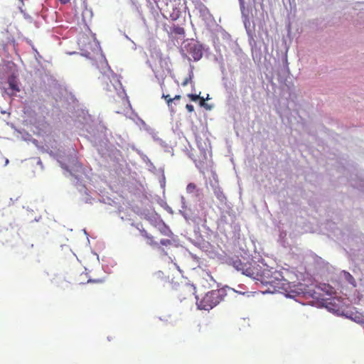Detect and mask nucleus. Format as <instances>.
Returning <instances> with one entry per match:
<instances>
[{"mask_svg": "<svg viewBox=\"0 0 364 364\" xmlns=\"http://www.w3.org/2000/svg\"><path fill=\"white\" fill-rule=\"evenodd\" d=\"M314 261L316 264L321 269H326V271L328 270L329 264L326 262L321 257L316 256Z\"/></svg>", "mask_w": 364, "mask_h": 364, "instance_id": "obj_29", "label": "nucleus"}, {"mask_svg": "<svg viewBox=\"0 0 364 364\" xmlns=\"http://www.w3.org/2000/svg\"><path fill=\"white\" fill-rule=\"evenodd\" d=\"M344 303L339 297L326 299L322 308H326L329 312L336 316H345L343 311Z\"/></svg>", "mask_w": 364, "mask_h": 364, "instance_id": "obj_7", "label": "nucleus"}, {"mask_svg": "<svg viewBox=\"0 0 364 364\" xmlns=\"http://www.w3.org/2000/svg\"><path fill=\"white\" fill-rule=\"evenodd\" d=\"M156 277L159 278V279H163L164 277V272L161 270H159V271H156V272H154V274Z\"/></svg>", "mask_w": 364, "mask_h": 364, "instance_id": "obj_53", "label": "nucleus"}, {"mask_svg": "<svg viewBox=\"0 0 364 364\" xmlns=\"http://www.w3.org/2000/svg\"><path fill=\"white\" fill-rule=\"evenodd\" d=\"M7 82L9 84V89L3 88L4 91L2 95H7L9 96L14 95V92H19L20 88L18 87V75L16 73H11L7 77Z\"/></svg>", "mask_w": 364, "mask_h": 364, "instance_id": "obj_10", "label": "nucleus"}, {"mask_svg": "<svg viewBox=\"0 0 364 364\" xmlns=\"http://www.w3.org/2000/svg\"><path fill=\"white\" fill-rule=\"evenodd\" d=\"M294 289L288 290L289 295H287V297L294 299L295 297L302 295L303 296L307 298V291L308 287L302 283H297L294 284Z\"/></svg>", "mask_w": 364, "mask_h": 364, "instance_id": "obj_13", "label": "nucleus"}, {"mask_svg": "<svg viewBox=\"0 0 364 364\" xmlns=\"http://www.w3.org/2000/svg\"><path fill=\"white\" fill-rule=\"evenodd\" d=\"M198 148L200 151L201 154L203 155L204 159H206V151L205 147L203 146L201 142L197 143Z\"/></svg>", "mask_w": 364, "mask_h": 364, "instance_id": "obj_44", "label": "nucleus"}, {"mask_svg": "<svg viewBox=\"0 0 364 364\" xmlns=\"http://www.w3.org/2000/svg\"><path fill=\"white\" fill-rule=\"evenodd\" d=\"M215 292H218V299L220 301H221L223 298L226 296V291H225V288H223V289H217V290H215Z\"/></svg>", "mask_w": 364, "mask_h": 364, "instance_id": "obj_38", "label": "nucleus"}, {"mask_svg": "<svg viewBox=\"0 0 364 364\" xmlns=\"http://www.w3.org/2000/svg\"><path fill=\"white\" fill-rule=\"evenodd\" d=\"M257 276L260 278H256L257 280H260L262 284L267 285L269 284L267 282H271L272 279L277 280L279 277H282V272L274 270L273 268L264 269L260 273L257 272ZM255 279V277H254Z\"/></svg>", "mask_w": 364, "mask_h": 364, "instance_id": "obj_9", "label": "nucleus"}, {"mask_svg": "<svg viewBox=\"0 0 364 364\" xmlns=\"http://www.w3.org/2000/svg\"><path fill=\"white\" fill-rule=\"evenodd\" d=\"M193 78V72L191 70L188 71V77L184 80V81L182 82V86H186L188 83H191L192 85V87L194 88V84L192 81Z\"/></svg>", "mask_w": 364, "mask_h": 364, "instance_id": "obj_34", "label": "nucleus"}, {"mask_svg": "<svg viewBox=\"0 0 364 364\" xmlns=\"http://www.w3.org/2000/svg\"><path fill=\"white\" fill-rule=\"evenodd\" d=\"M242 19L249 18L250 9L245 6V0L239 1Z\"/></svg>", "mask_w": 364, "mask_h": 364, "instance_id": "obj_28", "label": "nucleus"}, {"mask_svg": "<svg viewBox=\"0 0 364 364\" xmlns=\"http://www.w3.org/2000/svg\"><path fill=\"white\" fill-rule=\"evenodd\" d=\"M174 100V99L173 98H168L166 102H167V104L168 105L169 107H171V103L173 102V101Z\"/></svg>", "mask_w": 364, "mask_h": 364, "instance_id": "obj_57", "label": "nucleus"}, {"mask_svg": "<svg viewBox=\"0 0 364 364\" xmlns=\"http://www.w3.org/2000/svg\"><path fill=\"white\" fill-rule=\"evenodd\" d=\"M186 108L187 109V110L189 112H192L194 111V107L193 105L191 104H187L186 106Z\"/></svg>", "mask_w": 364, "mask_h": 364, "instance_id": "obj_55", "label": "nucleus"}, {"mask_svg": "<svg viewBox=\"0 0 364 364\" xmlns=\"http://www.w3.org/2000/svg\"><path fill=\"white\" fill-rule=\"evenodd\" d=\"M181 97V95H176L173 99H174V100H180Z\"/></svg>", "mask_w": 364, "mask_h": 364, "instance_id": "obj_62", "label": "nucleus"}, {"mask_svg": "<svg viewBox=\"0 0 364 364\" xmlns=\"http://www.w3.org/2000/svg\"><path fill=\"white\" fill-rule=\"evenodd\" d=\"M160 244L164 246H167L171 244V241L168 239H161L160 240Z\"/></svg>", "mask_w": 364, "mask_h": 364, "instance_id": "obj_49", "label": "nucleus"}, {"mask_svg": "<svg viewBox=\"0 0 364 364\" xmlns=\"http://www.w3.org/2000/svg\"><path fill=\"white\" fill-rule=\"evenodd\" d=\"M360 324H361V325H363V327H364V316H363V317L361 318V320H360Z\"/></svg>", "mask_w": 364, "mask_h": 364, "instance_id": "obj_64", "label": "nucleus"}, {"mask_svg": "<svg viewBox=\"0 0 364 364\" xmlns=\"http://www.w3.org/2000/svg\"><path fill=\"white\" fill-rule=\"evenodd\" d=\"M26 42L29 45L31 46V48L33 49V46H34V45L33 44L31 40L28 39V38H26Z\"/></svg>", "mask_w": 364, "mask_h": 364, "instance_id": "obj_58", "label": "nucleus"}, {"mask_svg": "<svg viewBox=\"0 0 364 364\" xmlns=\"http://www.w3.org/2000/svg\"><path fill=\"white\" fill-rule=\"evenodd\" d=\"M162 175L161 178L159 179L160 186L161 188L164 189L166 186V178L164 175V169H161Z\"/></svg>", "mask_w": 364, "mask_h": 364, "instance_id": "obj_41", "label": "nucleus"}, {"mask_svg": "<svg viewBox=\"0 0 364 364\" xmlns=\"http://www.w3.org/2000/svg\"><path fill=\"white\" fill-rule=\"evenodd\" d=\"M93 13L92 10L91 9H87V7L85 9L82 11V20L85 21V18L87 17H89L91 18L92 17Z\"/></svg>", "mask_w": 364, "mask_h": 364, "instance_id": "obj_37", "label": "nucleus"}, {"mask_svg": "<svg viewBox=\"0 0 364 364\" xmlns=\"http://www.w3.org/2000/svg\"><path fill=\"white\" fill-rule=\"evenodd\" d=\"M200 106L206 109L207 110H210L213 108V105L205 103V102H200Z\"/></svg>", "mask_w": 364, "mask_h": 364, "instance_id": "obj_50", "label": "nucleus"}, {"mask_svg": "<svg viewBox=\"0 0 364 364\" xmlns=\"http://www.w3.org/2000/svg\"><path fill=\"white\" fill-rule=\"evenodd\" d=\"M193 232H194V234L196 235V238H198V237L200 238L203 240V245H205V241H204V240L203 238V236L200 234V228H199L198 225H196L194 227Z\"/></svg>", "mask_w": 364, "mask_h": 364, "instance_id": "obj_39", "label": "nucleus"}, {"mask_svg": "<svg viewBox=\"0 0 364 364\" xmlns=\"http://www.w3.org/2000/svg\"><path fill=\"white\" fill-rule=\"evenodd\" d=\"M200 240L203 241L200 238H196L195 240L191 241V242L196 247H200Z\"/></svg>", "mask_w": 364, "mask_h": 364, "instance_id": "obj_54", "label": "nucleus"}, {"mask_svg": "<svg viewBox=\"0 0 364 364\" xmlns=\"http://www.w3.org/2000/svg\"><path fill=\"white\" fill-rule=\"evenodd\" d=\"M215 61L216 63H218L219 66H220V70L223 74V75H225L226 73V70H225V63H224V60H223V58L222 55L219 56V57H215Z\"/></svg>", "mask_w": 364, "mask_h": 364, "instance_id": "obj_31", "label": "nucleus"}, {"mask_svg": "<svg viewBox=\"0 0 364 364\" xmlns=\"http://www.w3.org/2000/svg\"><path fill=\"white\" fill-rule=\"evenodd\" d=\"M269 285L272 286L274 290L282 289L285 291V290L289 289L290 288L289 282L284 279L283 275L279 277V279L277 280L272 279L271 282H268Z\"/></svg>", "mask_w": 364, "mask_h": 364, "instance_id": "obj_16", "label": "nucleus"}, {"mask_svg": "<svg viewBox=\"0 0 364 364\" xmlns=\"http://www.w3.org/2000/svg\"><path fill=\"white\" fill-rule=\"evenodd\" d=\"M152 138L154 140V141H156V143H158L162 148L164 149V151L166 152H168V153H171V152H173V148L169 146L166 141H164L163 139H161V138H159L156 134H154L152 135Z\"/></svg>", "mask_w": 364, "mask_h": 364, "instance_id": "obj_20", "label": "nucleus"}, {"mask_svg": "<svg viewBox=\"0 0 364 364\" xmlns=\"http://www.w3.org/2000/svg\"><path fill=\"white\" fill-rule=\"evenodd\" d=\"M188 97L191 99V101L193 102H196L198 99L200 98V95H196V94H188Z\"/></svg>", "mask_w": 364, "mask_h": 364, "instance_id": "obj_47", "label": "nucleus"}, {"mask_svg": "<svg viewBox=\"0 0 364 364\" xmlns=\"http://www.w3.org/2000/svg\"><path fill=\"white\" fill-rule=\"evenodd\" d=\"M21 14H23L25 19L28 21L30 23L33 22V19L32 16L27 14L25 10H21Z\"/></svg>", "mask_w": 364, "mask_h": 364, "instance_id": "obj_46", "label": "nucleus"}, {"mask_svg": "<svg viewBox=\"0 0 364 364\" xmlns=\"http://www.w3.org/2000/svg\"><path fill=\"white\" fill-rule=\"evenodd\" d=\"M33 51L35 53V59L38 62V64L41 63L40 60L43 58L42 55L38 53V50L36 48L35 46H33Z\"/></svg>", "mask_w": 364, "mask_h": 364, "instance_id": "obj_40", "label": "nucleus"}, {"mask_svg": "<svg viewBox=\"0 0 364 364\" xmlns=\"http://www.w3.org/2000/svg\"><path fill=\"white\" fill-rule=\"evenodd\" d=\"M152 239H154V237H152ZM149 241L148 242V243L150 245H157V243L156 242L154 241V240H149Z\"/></svg>", "mask_w": 364, "mask_h": 364, "instance_id": "obj_60", "label": "nucleus"}, {"mask_svg": "<svg viewBox=\"0 0 364 364\" xmlns=\"http://www.w3.org/2000/svg\"><path fill=\"white\" fill-rule=\"evenodd\" d=\"M183 216L186 219V220H188V219L190 218V217L186 213H185V215H183Z\"/></svg>", "mask_w": 364, "mask_h": 364, "instance_id": "obj_63", "label": "nucleus"}, {"mask_svg": "<svg viewBox=\"0 0 364 364\" xmlns=\"http://www.w3.org/2000/svg\"><path fill=\"white\" fill-rule=\"evenodd\" d=\"M214 194L221 204H226L228 200L220 187L214 188Z\"/></svg>", "mask_w": 364, "mask_h": 364, "instance_id": "obj_22", "label": "nucleus"}, {"mask_svg": "<svg viewBox=\"0 0 364 364\" xmlns=\"http://www.w3.org/2000/svg\"><path fill=\"white\" fill-rule=\"evenodd\" d=\"M103 282H104V279H89L87 280V283H102Z\"/></svg>", "mask_w": 364, "mask_h": 364, "instance_id": "obj_52", "label": "nucleus"}, {"mask_svg": "<svg viewBox=\"0 0 364 364\" xmlns=\"http://www.w3.org/2000/svg\"><path fill=\"white\" fill-rule=\"evenodd\" d=\"M76 122L82 124V129L90 134L89 138L94 146H102L107 141L105 137L106 128L105 126L100 124L96 125L87 110L81 109L77 113Z\"/></svg>", "mask_w": 364, "mask_h": 364, "instance_id": "obj_2", "label": "nucleus"}, {"mask_svg": "<svg viewBox=\"0 0 364 364\" xmlns=\"http://www.w3.org/2000/svg\"><path fill=\"white\" fill-rule=\"evenodd\" d=\"M233 267L237 270L241 271L242 273L247 277H254L255 272L250 267H247V264L242 262L239 259L233 261Z\"/></svg>", "mask_w": 364, "mask_h": 364, "instance_id": "obj_15", "label": "nucleus"}, {"mask_svg": "<svg viewBox=\"0 0 364 364\" xmlns=\"http://www.w3.org/2000/svg\"><path fill=\"white\" fill-rule=\"evenodd\" d=\"M232 50L233 53L237 56L238 60H245L247 58L246 55L242 51V48L239 46L237 43H235L232 46Z\"/></svg>", "mask_w": 364, "mask_h": 364, "instance_id": "obj_21", "label": "nucleus"}, {"mask_svg": "<svg viewBox=\"0 0 364 364\" xmlns=\"http://www.w3.org/2000/svg\"><path fill=\"white\" fill-rule=\"evenodd\" d=\"M289 48L287 47H285L284 51H282V56L281 58L279 60L282 65L278 68L277 71V75H278V80L280 83L285 84L287 81L288 77L290 75V70L289 68V63H288V53Z\"/></svg>", "mask_w": 364, "mask_h": 364, "instance_id": "obj_8", "label": "nucleus"}, {"mask_svg": "<svg viewBox=\"0 0 364 364\" xmlns=\"http://www.w3.org/2000/svg\"><path fill=\"white\" fill-rule=\"evenodd\" d=\"M186 191L188 193H195L196 197H199L200 195L202 193V191L200 189L197 188L196 184L193 183H190L187 185Z\"/></svg>", "mask_w": 364, "mask_h": 364, "instance_id": "obj_23", "label": "nucleus"}, {"mask_svg": "<svg viewBox=\"0 0 364 364\" xmlns=\"http://www.w3.org/2000/svg\"><path fill=\"white\" fill-rule=\"evenodd\" d=\"M0 55L4 58H9V53L8 50V45L3 44L2 48L0 50Z\"/></svg>", "mask_w": 364, "mask_h": 364, "instance_id": "obj_35", "label": "nucleus"}, {"mask_svg": "<svg viewBox=\"0 0 364 364\" xmlns=\"http://www.w3.org/2000/svg\"><path fill=\"white\" fill-rule=\"evenodd\" d=\"M11 73H15V64L12 60H3L0 63V80H5Z\"/></svg>", "mask_w": 364, "mask_h": 364, "instance_id": "obj_12", "label": "nucleus"}, {"mask_svg": "<svg viewBox=\"0 0 364 364\" xmlns=\"http://www.w3.org/2000/svg\"><path fill=\"white\" fill-rule=\"evenodd\" d=\"M318 288L328 296H331L333 294V288L328 284H321L318 286Z\"/></svg>", "mask_w": 364, "mask_h": 364, "instance_id": "obj_32", "label": "nucleus"}, {"mask_svg": "<svg viewBox=\"0 0 364 364\" xmlns=\"http://www.w3.org/2000/svg\"><path fill=\"white\" fill-rule=\"evenodd\" d=\"M209 49L208 46L198 41L193 38L186 39L183 42L181 54L183 58H187L188 61L191 60V58L188 55H190L193 60L197 62L202 58L203 53L208 52Z\"/></svg>", "mask_w": 364, "mask_h": 364, "instance_id": "obj_3", "label": "nucleus"}, {"mask_svg": "<svg viewBox=\"0 0 364 364\" xmlns=\"http://www.w3.org/2000/svg\"><path fill=\"white\" fill-rule=\"evenodd\" d=\"M15 131L20 134V137L23 141H30L33 137L32 135L26 132L24 129H15Z\"/></svg>", "mask_w": 364, "mask_h": 364, "instance_id": "obj_30", "label": "nucleus"}, {"mask_svg": "<svg viewBox=\"0 0 364 364\" xmlns=\"http://www.w3.org/2000/svg\"><path fill=\"white\" fill-rule=\"evenodd\" d=\"M247 36L255 33V26L251 24L249 18L242 19Z\"/></svg>", "mask_w": 364, "mask_h": 364, "instance_id": "obj_27", "label": "nucleus"}, {"mask_svg": "<svg viewBox=\"0 0 364 364\" xmlns=\"http://www.w3.org/2000/svg\"><path fill=\"white\" fill-rule=\"evenodd\" d=\"M350 182L353 187L364 192V176L353 173L350 176Z\"/></svg>", "mask_w": 364, "mask_h": 364, "instance_id": "obj_17", "label": "nucleus"}, {"mask_svg": "<svg viewBox=\"0 0 364 364\" xmlns=\"http://www.w3.org/2000/svg\"><path fill=\"white\" fill-rule=\"evenodd\" d=\"M181 208L182 209H186L187 207H186V205L185 198L183 196L181 197Z\"/></svg>", "mask_w": 364, "mask_h": 364, "instance_id": "obj_56", "label": "nucleus"}, {"mask_svg": "<svg viewBox=\"0 0 364 364\" xmlns=\"http://www.w3.org/2000/svg\"><path fill=\"white\" fill-rule=\"evenodd\" d=\"M50 154L56 158L60 167L72 177L73 184L84 196L82 200L85 203H92L93 198L87 193L88 189L86 186L87 183L90 181L89 171L83 168L79 162L76 151L73 149L65 152V150L58 149L56 153L51 151Z\"/></svg>", "mask_w": 364, "mask_h": 364, "instance_id": "obj_1", "label": "nucleus"}, {"mask_svg": "<svg viewBox=\"0 0 364 364\" xmlns=\"http://www.w3.org/2000/svg\"><path fill=\"white\" fill-rule=\"evenodd\" d=\"M178 3L176 0H169L164 7L161 8V12L165 18H169L171 21H176L181 14V9L178 7Z\"/></svg>", "mask_w": 364, "mask_h": 364, "instance_id": "obj_6", "label": "nucleus"}, {"mask_svg": "<svg viewBox=\"0 0 364 364\" xmlns=\"http://www.w3.org/2000/svg\"><path fill=\"white\" fill-rule=\"evenodd\" d=\"M286 232H281L280 234H279V241L282 244V246L285 247V245H284V242L283 241V239L286 236Z\"/></svg>", "mask_w": 364, "mask_h": 364, "instance_id": "obj_51", "label": "nucleus"}, {"mask_svg": "<svg viewBox=\"0 0 364 364\" xmlns=\"http://www.w3.org/2000/svg\"><path fill=\"white\" fill-rule=\"evenodd\" d=\"M137 229L140 231L141 235L147 238L148 240H152V236L149 235L144 229H140L139 226L136 227Z\"/></svg>", "mask_w": 364, "mask_h": 364, "instance_id": "obj_42", "label": "nucleus"}, {"mask_svg": "<svg viewBox=\"0 0 364 364\" xmlns=\"http://www.w3.org/2000/svg\"><path fill=\"white\" fill-rule=\"evenodd\" d=\"M161 206L163 207L170 214L173 213L172 208L165 201H162L161 203Z\"/></svg>", "mask_w": 364, "mask_h": 364, "instance_id": "obj_43", "label": "nucleus"}, {"mask_svg": "<svg viewBox=\"0 0 364 364\" xmlns=\"http://www.w3.org/2000/svg\"><path fill=\"white\" fill-rule=\"evenodd\" d=\"M30 141H31L39 150H41L42 151H45L44 147L43 146L39 145L38 141L37 139H33L32 137V139Z\"/></svg>", "mask_w": 364, "mask_h": 364, "instance_id": "obj_45", "label": "nucleus"}, {"mask_svg": "<svg viewBox=\"0 0 364 364\" xmlns=\"http://www.w3.org/2000/svg\"><path fill=\"white\" fill-rule=\"evenodd\" d=\"M143 1L144 0H129L130 3L132 4V9L134 10L137 13L139 17L143 21V23L145 26H146V21L145 17L144 16L143 11L141 9V1Z\"/></svg>", "mask_w": 364, "mask_h": 364, "instance_id": "obj_18", "label": "nucleus"}, {"mask_svg": "<svg viewBox=\"0 0 364 364\" xmlns=\"http://www.w3.org/2000/svg\"><path fill=\"white\" fill-rule=\"evenodd\" d=\"M248 36V42L249 45L251 48L252 50V56H255V55H257V42L255 39V33L250 34V36Z\"/></svg>", "mask_w": 364, "mask_h": 364, "instance_id": "obj_24", "label": "nucleus"}, {"mask_svg": "<svg viewBox=\"0 0 364 364\" xmlns=\"http://www.w3.org/2000/svg\"><path fill=\"white\" fill-rule=\"evenodd\" d=\"M187 284L191 286L195 291L194 294L198 309L209 311L220 302L218 299V292H215V291L213 290L207 292L205 296L199 301L198 296L196 294V286L193 284L188 283Z\"/></svg>", "mask_w": 364, "mask_h": 364, "instance_id": "obj_4", "label": "nucleus"}, {"mask_svg": "<svg viewBox=\"0 0 364 364\" xmlns=\"http://www.w3.org/2000/svg\"><path fill=\"white\" fill-rule=\"evenodd\" d=\"M160 232L165 236L171 237L173 235V232H171L169 227L164 222L159 221L158 226L156 227Z\"/></svg>", "mask_w": 364, "mask_h": 364, "instance_id": "obj_19", "label": "nucleus"}, {"mask_svg": "<svg viewBox=\"0 0 364 364\" xmlns=\"http://www.w3.org/2000/svg\"><path fill=\"white\" fill-rule=\"evenodd\" d=\"M362 317H363V316H361V317H360V316H355V318H353V320H354L355 321H356L357 323H360V320H361V318H362Z\"/></svg>", "mask_w": 364, "mask_h": 364, "instance_id": "obj_59", "label": "nucleus"}, {"mask_svg": "<svg viewBox=\"0 0 364 364\" xmlns=\"http://www.w3.org/2000/svg\"><path fill=\"white\" fill-rule=\"evenodd\" d=\"M146 218L155 227L158 226L159 222L162 221L160 215L157 213H154L150 215H147Z\"/></svg>", "mask_w": 364, "mask_h": 364, "instance_id": "obj_26", "label": "nucleus"}, {"mask_svg": "<svg viewBox=\"0 0 364 364\" xmlns=\"http://www.w3.org/2000/svg\"><path fill=\"white\" fill-rule=\"evenodd\" d=\"M172 32L178 36H182L184 35L185 33L183 28L176 25H173V26L172 27Z\"/></svg>", "mask_w": 364, "mask_h": 364, "instance_id": "obj_36", "label": "nucleus"}, {"mask_svg": "<svg viewBox=\"0 0 364 364\" xmlns=\"http://www.w3.org/2000/svg\"><path fill=\"white\" fill-rule=\"evenodd\" d=\"M59 1L62 4H68L70 0H59Z\"/></svg>", "mask_w": 364, "mask_h": 364, "instance_id": "obj_61", "label": "nucleus"}, {"mask_svg": "<svg viewBox=\"0 0 364 364\" xmlns=\"http://www.w3.org/2000/svg\"><path fill=\"white\" fill-rule=\"evenodd\" d=\"M262 55V52L260 48L257 47V55L252 56L253 60L255 61L256 60H260Z\"/></svg>", "mask_w": 364, "mask_h": 364, "instance_id": "obj_48", "label": "nucleus"}, {"mask_svg": "<svg viewBox=\"0 0 364 364\" xmlns=\"http://www.w3.org/2000/svg\"><path fill=\"white\" fill-rule=\"evenodd\" d=\"M342 240L350 247V250H360V245L364 242L363 235L357 230L350 232L348 234L342 233Z\"/></svg>", "mask_w": 364, "mask_h": 364, "instance_id": "obj_5", "label": "nucleus"}, {"mask_svg": "<svg viewBox=\"0 0 364 364\" xmlns=\"http://www.w3.org/2000/svg\"><path fill=\"white\" fill-rule=\"evenodd\" d=\"M223 85L224 87L226 90L227 93L228 94L229 97L232 95V88L231 84H228L227 82V78L225 77V75H223Z\"/></svg>", "mask_w": 364, "mask_h": 364, "instance_id": "obj_33", "label": "nucleus"}, {"mask_svg": "<svg viewBox=\"0 0 364 364\" xmlns=\"http://www.w3.org/2000/svg\"><path fill=\"white\" fill-rule=\"evenodd\" d=\"M342 275L348 284H351L353 287L357 286L355 279L348 272L343 270L342 272Z\"/></svg>", "mask_w": 364, "mask_h": 364, "instance_id": "obj_25", "label": "nucleus"}, {"mask_svg": "<svg viewBox=\"0 0 364 364\" xmlns=\"http://www.w3.org/2000/svg\"><path fill=\"white\" fill-rule=\"evenodd\" d=\"M80 50V55L82 56L92 60L95 58V55L101 51V48L99 42L97 41L93 42L92 43H89L85 48H81Z\"/></svg>", "mask_w": 364, "mask_h": 364, "instance_id": "obj_11", "label": "nucleus"}, {"mask_svg": "<svg viewBox=\"0 0 364 364\" xmlns=\"http://www.w3.org/2000/svg\"><path fill=\"white\" fill-rule=\"evenodd\" d=\"M310 297L313 299L312 301V305L316 306L318 308H322V306H323V303L326 300L323 297V295L315 291L314 289H309L307 291V298Z\"/></svg>", "mask_w": 364, "mask_h": 364, "instance_id": "obj_14", "label": "nucleus"}]
</instances>
